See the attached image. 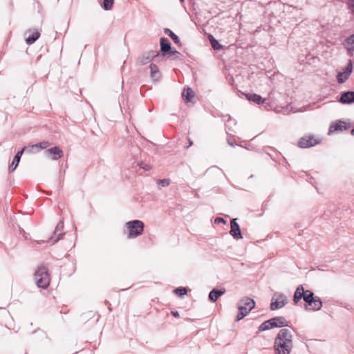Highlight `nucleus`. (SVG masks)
Here are the masks:
<instances>
[{
    "instance_id": "nucleus-1",
    "label": "nucleus",
    "mask_w": 354,
    "mask_h": 354,
    "mask_svg": "<svg viewBox=\"0 0 354 354\" xmlns=\"http://www.w3.org/2000/svg\"><path fill=\"white\" fill-rule=\"evenodd\" d=\"M301 299L306 302L305 309L308 310H319L323 306L322 301L319 297L315 296L313 291L304 290L303 285L297 287L293 296V301L296 304Z\"/></svg>"
},
{
    "instance_id": "nucleus-2",
    "label": "nucleus",
    "mask_w": 354,
    "mask_h": 354,
    "mask_svg": "<svg viewBox=\"0 0 354 354\" xmlns=\"http://www.w3.org/2000/svg\"><path fill=\"white\" fill-rule=\"evenodd\" d=\"M293 348V335L290 330L281 328L274 340V354H290Z\"/></svg>"
},
{
    "instance_id": "nucleus-3",
    "label": "nucleus",
    "mask_w": 354,
    "mask_h": 354,
    "mask_svg": "<svg viewBox=\"0 0 354 354\" xmlns=\"http://www.w3.org/2000/svg\"><path fill=\"white\" fill-rule=\"evenodd\" d=\"M255 301L249 297H245L240 300L238 304L239 313L236 320L237 322L243 319L254 308Z\"/></svg>"
},
{
    "instance_id": "nucleus-4",
    "label": "nucleus",
    "mask_w": 354,
    "mask_h": 354,
    "mask_svg": "<svg viewBox=\"0 0 354 354\" xmlns=\"http://www.w3.org/2000/svg\"><path fill=\"white\" fill-rule=\"evenodd\" d=\"M35 278L38 287L46 289L50 284L48 269L44 266H39L35 272Z\"/></svg>"
},
{
    "instance_id": "nucleus-5",
    "label": "nucleus",
    "mask_w": 354,
    "mask_h": 354,
    "mask_svg": "<svg viewBox=\"0 0 354 354\" xmlns=\"http://www.w3.org/2000/svg\"><path fill=\"white\" fill-rule=\"evenodd\" d=\"M128 238H136L141 235L144 230V223L140 220H133L126 223Z\"/></svg>"
},
{
    "instance_id": "nucleus-6",
    "label": "nucleus",
    "mask_w": 354,
    "mask_h": 354,
    "mask_svg": "<svg viewBox=\"0 0 354 354\" xmlns=\"http://www.w3.org/2000/svg\"><path fill=\"white\" fill-rule=\"evenodd\" d=\"M241 95H244L247 100L253 102L257 104H261L265 109L270 110L272 109V104L269 102V99L263 98L261 95L255 93H245L238 90Z\"/></svg>"
},
{
    "instance_id": "nucleus-7",
    "label": "nucleus",
    "mask_w": 354,
    "mask_h": 354,
    "mask_svg": "<svg viewBox=\"0 0 354 354\" xmlns=\"http://www.w3.org/2000/svg\"><path fill=\"white\" fill-rule=\"evenodd\" d=\"M288 304V299L286 295L275 292L272 297L270 304V309L275 310L282 308Z\"/></svg>"
},
{
    "instance_id": "nucleus-8",
    "label": "nucleus",
    "mask_w": 354,
    "mask_h": 354,
    "mask_svg": "<svg viewBox=\"0 0 354 354\" xmlns=\"http://www.w3.org/2000/svg\"><path fill=\"white\" fill-rule=\"evenodd\" d=\"M319 143V140L315 139L313 136L307 135L299 139L298 141V147L300 148H309L315 146Z\"/></svg>"
},
{
    "instance_id": "nucleus-9",
    "label": "nucleus",
    "mask_w": 354,
    "mask_h": 354,
    "mask_svg": "<svg viewBox=\"0 0 354 354\" xmlns=\"http://www.w3.org/2000/svg\"><path fill=\"white\" fill-rule=\"evenodd\" d=\"M350 127V123L342 120H337L333 122L329 127L328 134L330 135L336 131H343Z\"/></svg>"
},
{
    "instance_id": "nucleus-10",
    "label": "nucleus",
    "mask_w": 354,
    "mask_h": 354,
    "mask_svg": "<svg viewBox=\"0 0 354 354\" xmlns=\"http://www.w3.org/2000/svg\"><path fill=\"white\" fill-rule=\"evenodd\" d=\"M45 155L53 160H57L64 156V152L59 147L55 146L46 149Z\"/></svg>"
},
{
    "instance_id": "nucleus-11",
    "label": "nucleus",
    "mask_w": 354,
    "mask_h": 354,
    "mask_svg": "<svg viewBox=\"0 0 354 354\" xmlns=\"http://www.w3.org/2000/svg\"><path fill=\"white\" fill-rule=\"evenodd\" d=\"M230 227L231 229L230 230V234L236 240L242 239L243 235L241 231L240 226L236 222V218L231 220Z\"/></svg>"
},
{
    "instance_id": "nucleus-12",
    "label": "nucleus",
    "mask_w": 354,
    "mask_h": 354,
    "mask_svg": "<svg viewBox=\"0 0 354 354\" xmlns=\"http://www.w3.org/2000/svg\"><path fill=\"white\" fill-rule=\"evenodd\" d=\"M352 69H353V62H352V60L350 59L348 61V63L346 67L345 68L344 71L339 72L338 74L337 75V81L339 83L344 82L350 76V75L352 72Z\"/></svg>"
},
{
    "instance_id": "nucleus-13",
    "label": "nucleus",
    "mask_w": 354,
    "mask_h": 354,
    "mask_svg": "<svg viewBox=\"0 0 354 354\" xmlns=\"http://www.w3.org/2000/svg\"><path fill=\"white\" fill-rule=\"evenodd\" d=\"M182 98L186 104H192L196 102V96L194 90H183Z\"/></svg>"
},
{
    "instance_id": "nucleus-14",
    "label": "nucleus",
    "mask_w": 354,
    "mask_h": 354,
    "mask_svg": "<svg viewBox=\"0 0 354 354\" xmlns=\"http://www.w3.org/2000/svg\"><path fill=\"white\" fill-rule=\"evenodd\" d=\"M344 46L346 49L347 55L351 57L354 55V34L345 39Z\"/></svg>"
},
{
    "instance_id": "nucleus-15",
    "label": "nucleus",
    "mask_w": 354,
    "mask_h": 354,
    "mask_svg": "<svg viewBox=\"0 0 354 354\" xmlns=\"http://www.w3.org/2000/svg\"><path fill=\"white\" fill-rule=\"evenodd\" d=\"M274 328H282L288 326V322L283 316L274 317L270 319Z\"/></svg>"
},
{
    "instance_id": "nucleus-16",
    "label": "nucleus",
    "mask_w": 354,
    "mask_h": 354,
    "mask_svg": "<svg viewBox=\"0 0 354 354\" xmlns=\"http://www.w3.org/2000/svg\"><path fill=\"white\" fill-rule=\"evenodd\" d=\"M339 102L342 104H351L354 102V91L348 90L346 92H344L339 99Z\"/></svg>"
},
{
    "instance_id": "nucleus-17",
    "label": "nucleus",
    "mask_w": 354,
    "mask_h": 354,
    "mask_svg": "<svg viewBox=\"0 0 354 354\" xmlns=\"http://www.w3.org/2000/svg\"><path fill=\"white\" fill-rule=\"evenodd\" d=\"M161 73L158 67L154 64H150V77L152 81L158 82L161 78Z\"/></svg>"
},
{
    "instance_id": "nucleus-18",
    "label": "nucleus",
    "mask_w": 354,
    "mask_h": 354,
    "mask_svg": "<svg viewBox=\"0 0 354 354\" xmlns=\"http://www.w3.org/2000/svg\"><path fill=\"white\" fill-rule=\"evenodd\" d=\"M225 292V288H214L209 293V299L212 302H215L217 299Z\"/></svg>"
},
{
    "instance_id": "nucleus-19",
    "label": "nucleus",
    "mask_w": 354,
    "mask_h": 354,
    "mask_svg": "<svg viewBox=\"0 0 354 354\" xmlns=\"http://www.w3.org/2000/svg\"><path fill=\"white\" fill-rule=\"evenodd\" d=\"M26 147H24L16 153V155L15 156V157L12 160L11 165L9 166L10 171H13L16 169V168L17 167V166L19 163L21 157L24 151L26 150Z\"/></svg>"
},
{
    "instance_id": "nucleus-20",
    "label": "nucleus",
    "mask_w": 354,
    "mask_h": 354,
    "mask_svg": "<svg viewBox=\"0 0 354 354\" xmlns=\"http://www.w3.org/2000/svg\"><path fill=\"white\" fill-rule=\"evenodd\" d=\"M171 43L168 39L162 37L160 39V51L162 55H165L171 50Z\"/></svg>"
},
{
    "instance_id": "nucleus-21",
    "label": "nucleus",
    "mask_w": 354,
    "mask_h": 354,
    "mask_svg": "<svg viewBox=\"0 0 354 354\" xmlns=\"http://www.w3.org/2000/svg\"><path fill=\"white\" fill-rule=\"evenodd\" d=\"M158 54L159 53L157 51L149 52L147 55H144L142 57L140 58V63L142 65L147 64L151 61L152 58L157 57Z\"/></svg>"
},
{
    "instance_id": "nucleus-22",
    "label": "nucleus",
    "mask_w": 354,
    "mask_h": 354,
    "mask_svg": "<svg viewBox=\"0 0 354 354\" xmlns=\"http://www.w3.org/2000/svg\"><path fill=\"white\" fill-rule=\"evenodd\" d=\"M63 229H64V221L62 220H61L57 224L55 231H54V235L57 234V238L55 240V242H57L64 236V233L62 232Z\"/></svg>"
},
{
    "instance_id": "nucleus-23",
    "label": "nucleus",
    "mask_w": 354,
    "mask_h": 354,
    "mask_svg": "<svg viewBox=\"0 0 354 354\" xmlns=\"http://www.w3.org/2000/svg\"><path fill=\"white\" fill-rule=\"evenodd\" d=\"M273 328L271 319L266 320L263 322L258 328V330L259 332L268 330Z\"/></svg>"
},
{
    "instance_id": "nucleus-24",
    "label": "nucleus",
    "mask_w": 354,
    "mask_h": 354,
    "mask_svg": "<svg viewBox=\"0 0 354 354\" xmlns=\"http://www.w3.org/2000/svg\"><path fill=\"white\" fill-rule=\"evenodd\" d=\"M39 35L38 31H35L26 38V43L29 45L33 44L39 37Z\"/></svg>"
},
{
    "instance_id": "nucleus-25",
    "label": "nucleus",
    "mask_w": 354,
    "mask_h": 354,
    "mask_svg": "<svg viewBox=\"0 0 354 354\" xmlns=\"http://www.w3.org/2000/svg\"><path fill=\"white\" fill-rule=\"evenodd\" d=\"M164 32L168 35L169 37H171V38L173 39L175 44H178L180 43V39L178 37L176 34H174L170 29L165 28Z\"/></svg>"
},
{
    "instance_id": "nucleus-26",
    "label": "nucleus",
    "mask_w": 354,
    "mask_h": 354,
    "mask_svg": "<svg viewBox=\"0 0 354 354\" xmlns=\"http://www.w3.org/2000/svg\"><path fill=\"white\" fill-rule=\"evenodd\" d=\"M208 38L211 43V45L214 49L219 50V49L222 48V46L218 43V41L212 35H209Z\"/></svg>"
},
{
    "instance_id": "nucleus-27",
    "label": "nucleus",
    "mask_w": 354,
    "mask_h": 354,
    "mask_svg": "<svg viewBox=\"0 0 354 354\" xmlns=\"http://www.w3.org/2000/svg\"><path fill=\"white\" fill-rule=\"evenodd\" d=\"M50 146V142L48 141H43L31 146V148H37L39 149H47Z\"/></svg>"
},
{
    "instance_id": "nucleus-28",
    "label": "nucleus",
    "mask_w": 354,
    "mask_h": 354,
    "mask_svg": "<svg viewBox=\"0 0 354 354\" xmlns=\"http://www.w3.org/2000/svg\"><path fill=\"white\" fill-rule=\"evenodd\" d=\"M174 292L178 296H183L187 294V290L185 287L176 288L174 290Z\"/></svg>"
},
{
    "instance_id": "nucleus-29",
    "label": "nucleus",
    "mask_w": 354,
    "mask_h": 354,
    "mask_svg": "<svg viewBox=\"0 0 354 354\" xmlns=\"http://www.w3.org/2000/svg\"><path fill=\"white\" fill-rule=\"evenodd\" d=\"M138 165H139V167L141 169H142L145 171H149L152 168L151 165L149 163L146 162L141 161V162H138Z\"/></svg>"
},
{
    "instance_id": "nucleus-30",
    "label": "nucleus",
    "mask_w": 354,
    "mask_h": 354,
    "mask_svg": "<svg viewBox=\"0 0 354 354\" xmlns=\"http://www.w3.org/2000/svg\"><path fill=\"white\" fill-rule=\"evenodd\" d=\"M113 0H104L103 8L106 10H111L112 8Z\"/></svg>"
},
{
    "instance_id": "nucleus-31",
    "label": "nucleus",
    "mask_w": 354,
    "mask_h": 354,
    "mask_svg": "<svg viewBox=\"0 0 354 354\" xmlns=\"http://www.w3.org/2000/svg\"><path fill=\"white\" fill-rule=\"evenodd\" d=\"M167 54L169 55V56H168L169 58H172V57H174V56L176 58H179L180 56V53L178 51H177L176 50L172 49L171 48V50L167 53Z\"/></svg>"
},
{
    "instance_id": "nucleus-32",
    "label": "nucleus",
    "mask_w": 354,
    "mask_h": 354,
    "mask_svg": "<svg viewBox=\"0 0 354 354\" xmlns=\"http://www.w3.org/2000/svg\"><path fill=\"white\" fill-rule=\"evenodd\" d=\"M170 183L169 179H160L158 181V185H161L162 187H167L169 186Z\"/></svg>"
},
{
    "instance_id": "nucleus-33",
    "label": "nucleus",
    "mask_w": 354,
    "mask_h": 354,
    "mask_svg": "<svg viewBox=\"0 0 354 354\" xmlns=\"http://www.w3.org/2000/svg\"><path fill=\"white\" fill-rule=\"evenodd\" d=\"M214 223L216 224H220V223H224L225 224L226 223V221L223 218H221V217H216L215 219H214Z\"/></svg>"
},
{
    "instance_id": "nucleus-34",
    "label": "nucleus",
    "mask_w": 354,
    "mask_h": 354,
    "mask_svg": "<svg viewBox=\"0 0 354 354\" xmlns=\"http://www.w3.org/2000/svg\"><path fill=\"white\" fill-rule=\"evenodd\" d=\"M171 315L175 317H178L180 316L178 311H171Z\"/></svg>"
},
{
    "instance_id": "nucleus-35",
    "label": "nucleus",
    "mask_w": 354,
    "mask_h": 354,
    "mask_svg": "<svg viewBox=\"0 0 354 354\" xmlns=\"http://www.w3.org/2000/svg\"><path fill=\"white\" fill-rule=\"evenodd\" d=\"M349 6L353 10V12H354V0H351Z\"/></svg>"
},
{
    "instance_id": "nucleus-36",
    "label": "nucleus",
    "mask_w": 354,
    "mask_h": 354,
    "mask_svg": "<svg viewBox=\"0 0 354 354\" xmlns=\"http://www.w3.org/2000/svg\"><path fill=\"white\" fill-rule=\"evenodd\" d=\"M227 142H228V144H229L230 146L234 147V146L236 145V143H235V142H230L229 140H228V141H227Z\"/></svg>"
},
{
    "instance_id": "nucleus-37",
    "label": "nucleus",
    "mask_w": 354,
    "mask_h": 354,
    "mask_svg": "<svg viewBox=\"0 0 354 354\" xmlns=\"http://www.w3.org/2000/svg\"><path fill=\"white\" fill-rule=\"evenodd\" d=\"M193 142L191 140L189 139V145L187 146V148L189 147L191 145H192Z\"/></svg>"
},
{
    "instance_id": "nucleus-38",
    "label": "nucleus",
    "mask_w": 354,
    "mask_h": 354,
    "mask_svg": "<svg viewBox=\"0 0 354 354\" xmlns=\"http://www.w3.org/2000/svg\"><path fill=\"white\" fill-rule=\"evenodd\" d=\"M351 133L354 136V128L351 130Z\"/></svg>"
},
{
    "instance_id": "nucleus-39",
    "label": "nucleus",
    "mask_w": 354,
    "mask_h": 354,
    "mask_svg": "<svg viewBox=\"0 0 354 354\" xmlns=\"http://www.w3.org/2000/svg\"><path fill=\"white\" fill-rule=\"evenodd\" d=\"M318 269H319V270H322V271H324V270H325V269H324V268H321V267H320V268L319 267V268H318Z\"/></svg>"
},
{
    "instance_id": "nucleus-40",
    "label": "nucleus",
    "mask_w": 354,
    "mask_h": 354,
    "mask_svg": "<svg viewBox=\"0 0 354 354\" xmlns=\"http://www.w3.org/2000/svg\"><path fill=\"white\" fill-rule=\"evenodd\" d=\"M180 1H181V2H183V1H184V0H180Z\"/></svg>"
}]
</instances>
